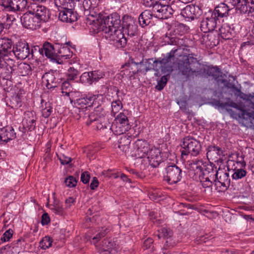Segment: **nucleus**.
Returning a JSON list of instances; mask_svg holds the SVG:
<instances>
[{
	"mask_svg": "<svg viewBox=\"0 0 254 254\" xmlns=\"http://www.w3.org/2000/svg\"><path fill=\"white\" fill-rule=\"evenodd\" d=\"M85 20L95 32H104L106 38L112 41L117 48H123L126 45L127 40L123 33L120 17L118 13H113L105 18L89 14Z\"/></svg>",
	"mask_w": 254,
	"mask_h": 254,
	"instance_id": "nucleus-1",
	"label": "nucleus"
},
{
	"mask_svg": "<svg viewBox=\"0 0 254 254\" xmlns=\"http://www.w3.org/2000/svg\"><path fill=\"white\" fill-rule=\"evenodd\" d=\"M177 51V49L172 50L163 58H159L154 61L153 59L145 60V61L142 60L140 62L135 64L136 65H143V68H140L139 71H143L146 73L152 69L155 71L154 75L156 76H160L164 73L169 74L173 71V63L171 60L174 58Z\"/></svg>",
	"mask_w": 254,
	"mask_h": 254,
	"instance_id": "nucleus-2",
	"label": "nucleus"
},
{
	"mask_svg": "<svg viewBox=\"0 0 254 254\" xmlns=\"http://www.w3.org/2000/svg\"><path fill=\"white\" fill-rule=\"evenodd\" d=\"M214 104L225 109L233 118L240 120L245 126L254 128V109L252 111L243 110L239 105L231 100L226 103L215 101Z\"/></svg>",
	"mask_w": 254,
	"mask_h": 254,
	"instance_id": "nucleus-3",
	"label": "nucleus"
},
{
	"mask_svg": "<svg viewBox=\"0 0 254 254\" xmlns=\"http://www.w3.org/2000/svg\"><path fill=\"white\" fill-rule=\"evenodd\" d=\"M193 55L192 54L183 55L178 62L179 71L188 78L197 75L200 71L201 64L199 61L193 57Z\"/></svg>",
	"mask_w": 254,
	"mask_h": 254,
	"instance_id": "nucleus-4",
	"label": "nucleus"
},
{
	"mask_svg": "<svg viewBox=\"0 0 254 254\" xmlns=\"http://www.w3.org/2000/svg\"><path fill=\"white\" fill-rule=\"evenodd\" d=\"M106 112L101 106L97 107L94 111L88 116L86 125H90L92 123L95 122L97 129L107 128L110 127L108 119L106 117Z\"/></svg>",
	"mask_w": 254,
	"mask_h": 254,
	"instance_id": "nucleus-5",
	"label": "nucleus"
},
{
	"mask_svg": "<svg viewBox=\"0 0 254 254\" xmlns=\"http://www.w3.org/2000/svg\"><path fill=\"white\" fill-rule=\"evenodd\" d=\"M181 146L183 149L181 151L182 156H187L189 154L196 156L199 154L201 148L199 141L190 136H187L183 139Z\"/></svg>",
	"mask_w": 254,
	"mask_h": 254,
	"instance_id": "nucleus-6",
	"label": "nucleus"
},
{
	"mask_svg": "<svg viewBox=\"0 0 254 254\" xmlns=\"http://www.w3.org/2000/svg\"><path fill=\"white\" fill-rule=\"evenodd\" d=\"M108 232V229L107 228H101L96 232L95 235L91 241V243H93L95 247H99V249L101 252H110L113 248V243L109 242L107 240H104L102 241L101 245H97L100 239L105 237Z\"/></svg>",
	"mask_w": 254,
	"mask_h": 254,
	"instance_id": "nucleus-7",
	"label": "nucleus"
},
{
	"mask_svg": "<svg viewBox=\"0 0 254 254\" xmlns=\"http://www.w3.org/2000/svg\"><path fill=\"white\" fill-rule=\"evenodd\" d=\"M165 180L170 184H175L181 181L183 176L182 170L174 164L168 165L166 168Z\"/></svg>",
	"mask_w": 254,
	"mask_h": 254,
	"instance_id": "nucleus-8",
	"label": "nucleus"
},
{
	"mask_svg": "<svg viewBox=\"0 0 254 254\" xmlns=\"http://www.w3.org/2000/svg\"><path fill=\"white\" fill-rule=\"evenodd\" d=\"M151 148L146 140L138 139L133 144V148L130 149V154L136 158H143L146 156Z\"/></svg>",
	"mask_w": 254,
	"mask_h": 254,
	"instance_id": "nucleus-9",
	"label": "nucleus"
},
{
	"mask_svg": "<svg viewBox=\"0 0 254 254\" xmlns=\"http://www.w3.org/2000/svg\"><path fill=\"white\" fill-rule=\"evenodd\" d=\"M154 16L158 18L165 19L171 17L174 10L168 5L158 1L152 8Z\"/></svg>",
	"mask_w": 254,
	"mask_h": 254,
	"instance_id": "nucleus-10",
	"label": "nucleus"
},
{
	"mask_svg": "<svg viewBox=\"0 0 254 254\" xmlns=\"http://www.w3.org/2000/svg\"><path fill=\"white\" fill-rule=\"evenodd\" d=\"M20 20L23 27L32 30L40 28L42 24L40 20L29 11V9L20 17Z\"/></svg>",
	"mask_w": 254,
	"mask_h": 254,
	"instance_id": "nucleus-11",
	"label": "nucleus"
},
{
	"mask_svg": "<svg viewBox=\"0 0 254 254\" xmlns=\"http://www.w3.org/2000/svg\"><path fill=\"white\" fill-rule=\"evenodd\" d=\"M28 9L40 20L41 23L46 22L50 17V10L43 5L31 4L28 6Z\"/></svg>",
	"mask_w": 254,
	"mask_h": 254,
	"instance_id": "nucleus-12",
	"label": "nucleus"
},
{
	"mask_svg": "<svg viewBox=\"0 0 254 254\" xmlns=\"http://www.w3.org/2000/svg\"><path fill=\"white\" fill-rule=\"evenodd\" d=\"M203 175L200 182L204 188H207L212 186V181H214L215 179L214 176L218 175V173L216 167L214 168V166L210 164L207 165Z\"/></svg>",
	"mask_w": 254,
	"mask_h": 254,
	"instance_id": "nucleus-13",
	"label": "nucleus"
},
{
	"mask_svg": "<svg viewBox=\"0 0 254 254\" xmlns=\"http://www.w3.org/2000/svg\"><path fill=\"white\" fill-rule=\"evenodd\" d=\"M27 4V0H3L0 5L7 11H20L25 8Z\"/></svg>",
	"mask_w": 254,
	"mask_h": 254,
	"instance_id": "nucleus-14",
	"label": "nucleus"
},
{
	"mask_svg": "<svg viewBox=\"0 0 254 254\" xmlns=\"http://www.w3.org/2000/svg\"><path fill=\"white\" fill-rule=\"evenodd\" d=\"M218 20L216 16L210 11L206 14V16L201 21L200 28L204 33H207L214 30L217 25Z\"/></svg>",
	"mask_w": 254,
	"mask_h": 254,
	"instance_id": "nucleus-15",
	"label": "nucleus"
},
{
	"mask_svg": "<svg viewBox=\"0 0 254 254\" xmlns=\"http://www.w3.org/2000/svg\"><path fill=\"white\" fill-rule=\"evenodd\" d=\"M12 53L18 59L20 60H24L30 56L29 45L24 42H17L13 47Z\"/></svg>",
	"mask_w": 254,
	"mask_h": 254,
	"instance_id": "nucleus-16",
	"label": "nucleus"
},
{
	"mask_svg": "<svg viewBox=\"0 0 254 254\" xmlns=\"http://www.w3.org/2000/svg\"><path fill=\"white\" fill-rule=\"evenodd\" d=\"M25 244V241L20 238L13 242L10 245H6L0 248V254L5 251L6 254H18Z\"/></svg>",
	"mask_w": 254,
	"mask_h": 254,
	"instance_id": "nucleus-17",
	"label": "nucleus"
},
{
	"mask_svg": "<svg viewBox=\"0 0 254 254\" xmlns=\"http://www.w3.org/2000/svg\"><path fill=\"white\" fill-rule=\"evenodd\" d=\"M150 166L155 168L162 161L161 152L159 148L152 146L146 155Z\"/></svg>",
	"mask_w": 254,
	"mask_h": 254,
	"instance_id": "nucleus-18",
	"label": "nucleus"
},
{
	"mask_svg": "<svg viewBox=\"0 0 254 254\" xmlns=\"http://www.w3.org/2000/svg\"><path fill=\"white\" fill-rule=\"evenodd\" d=\"M131 138L130 135H124L122 136L114 145V147L117 149V152L120 151L126 154H130L129 145L131 141Z\"/></svg>",
	"mask_w": 254,
	"mask_h": 254,
	"instance_id": "nucleus-19",
	"label": "nucleus"
},
{
	"mask_svg": "<svg viewBox=\"0 0 254 254\" xmlns=\"http://www.w3.org/2000/svg\"><path fill=\"white\" fill-rule=\"evenodd\" d=\"M224 151L222 149L215 145H210L207 148L206 156L208 160L219 162L224 156Z\"/></svg>",
	"mask_w": 254,
	"mask_h": 254,
	"instance_id": "nucleus-20",
	"label": "nucleus"
},
{
	"mask_svg": "<svg viewBox=\"0 0 254 254\" xmlns=\"http://www.w3.org/2000/svg\"><path fill=\"white\" fill-rule=\"evenodd\" d=\"M239 163L242 165H243V163L241 162V161L235 162L233 160H229L227 162V169L229 171L232 170L234 171L232 177L235 180L242 179L247 174V172L245 170L242 168L238 169L237 166H236V164L238 165Z\"/></svg>",
	"mask_w": 254,
	"mask_h": 254,
	"instance_id": "nucleus-21",
	"label": "nucleus"
},
{
	"mask_svg": "<svg viewBox=\"0 0 254 254\" xmlns=\"http://www.w3.org/2000/svg\"><path fill=\"white\" fill-rule=\"evenodd\" d=\"M16 137V133L12 127L6 126L0 128V144H4Z\"/></svg>",
	"mask_w": 254,
	"mask_h": 254,
	"instance_id": "nucleus-22",
	"label": "nucleus"
},
{
	"mask_svg": "<svg viewBox=\"0 0 254 254\" xmlns=\"http://www.w3.org/2000/svg\"><path fill=\"white\" fill-rule=\"evenodd\" d=\"M59 18L60 20L67 23H72L78 19V15L73 9L68 10H60Z\"/></svg>",
	"mask_w": 254,
	"mask_h": 254,
	"instance_id": "nucleus-23",
	"label": "nucleus"
},
{
	"mask_svg": "<svg viewBox=\"0 0 254 254\" xmlns=\"http://www.w3.org/2000/svg\"><path fill=\"white\" fill-rule=\"evenodd\" d=\"M123 31L124 30L128 36L132 37L137 34V26L131 17H127L123 22Z\"/></svg>",
	"mask_w": 254,
	"mask_h": 254,
	"instance_id": "nucleus-24",
	"label": "nucleus"
},
{
	"mask_svg": "<svg viewBox=\"0 0 254 254\" xmlns=\"http://www.w3.org/2000/svg\"><path fill=\"white\" fill-rule=\"evenodd\" d=\"M11 40L8 38L0 39V58L8 56L12 52Z\"/></svg>",
	"mask_w": 254,
	"mask_h": 254,
	"instance_id": "nucleus-25",
	"label": "nucleus"
},
{
	"mask_svg": "<svg viewBox=\"0 0 254 254\" xmlns=\"http://www.w3.org/2000/svg\"><path fill=\"white\" fill-rule=\"evenodd\" d=\"M201 43L210 48L216 46L219 42L215 35L212 32L205 33L200 38Z\"/></svg>",
	"mask_w": 254,
	"mask_h": 254,
	"instance_id": "nucleus-26",
	"label": "nucleus"
},
{
	"mask_svg": "<svg viewBox=\"0 0 254 254\" xmlns=\"http://www.w3.org/2000/svg\"><path fill=\"white\" fill-rule=\"evenodd\" d=\"M56 48L49 42H45L41 49L43 54L52 60H57V53H56Z\"/></svg>",
	"mask_w": 254,
	"mask_h": 254,
	"instance_id": "nucleus-27",
	"label": "nucleus"
},
{
	"mask_svg": "<svg viewBox=\"0 0 254 254\" xmlns=\"http://www.w3.org/2000/svg\"><path fill=\"white\" fill-rule=\"evenodd\" d=\"M203 165V163L202 160L196 159L190 162L189 169L190 171H193L194 175L200 176L204 172L202 166Z\"/></svg>",
	"mask_w": 254,
	"mask_h": 254,
	"instance_id": "nucleus-28",
	"label": "nucleus"
},
{
	"mask_svg": "<svg viewBox=\"0 0 254 254\" xmlns=\"http://www.w3.org/2000/svg\"><path fill=\"white\" fill-rule=\"evenodd\" d=\"M130 125L121 124L114 122L110 127L112 132L116 135H121L125 133L130 128Z\"/></svg>",
	"mask_w": 254,
	"mask_h": 254,
	"instance_id": "nucleus-29",
	"label": "nucleus"
},
{
	"mask_svg": "<svg viewBox=\"0 0 254 254\" xmlns=\"http://www.w3.org/2000/svg\"><path fill=\"white\" fill-rule=\"evenodd\" d=\"M154 16L153 11L145 10L142 12L138 17V22L142 27L149 25L151 22V19Z\"/></svg>",
	"mask_w": 254,
	"mask_h": 254,
	"instance_id": "nucleus-30",
	"label": "nucleus"
},
{
	"mask_svg": "<svg viewBox=\"0 0 254 254\" xmlns=\"http://www.w3.org/2000/svg\"><path fill=\"white\" fill-rule=\"evenodd\" d=\"M44 82L48 88H52L57 86L58 80L52 72H47L42 77Z\"/></svg>",
	"mask_w": 254,
	"mask_h": 254,
	"instance_id": "nucleus-31",
	"label": "nucleus"
},
{
	"mask_svg": "<svg viewBox=\"0 0 254 254\" xmlns=\"http://www.w3.org/2000/svg\"><path fill=\"white\" fill-rule=\"evenodd\" d=\"M230 10L227 5L224 3H220L216 6L213 11H210L213 15L216 16L218 20L219 18L226 17L228 15V12Z\"/></svg>",
	"mask_w": 254,
	"mask_h": 254,
	"instance_id": "nucleus-32",
	"label": "nucleus"
},
{
	"mask_svg": "<svg viewBox=\"0 0 254 254\" xmlns=\"http://www.w3.org/2000/svg\"><path fill=\"white\" fill-rule=\"evenodd\" d=\"M250 1L240 2L236 6V10L237 13L240 14H248L254 12V9L252 10Z\"/></svg>",
	"mask_w": 254,
	"mask_h": 254,
	"instance_id": "nucleus-33",
	"label": "nucleus"
},
{
	"mask_svg": "<svg viewBox=\"0 0 254 254\" xmlns=\"http://www.w3.org/2000/svg\"><path fill=\"white\" fill-rule=\"evenodd\" d=\"M57 55V62L60 64L61 63L59 61L60 58L64 59H69L72 57V52L67 46L61 45L58 50Z\"/></svg>",
	"mask_w": 254,
	"mask_h": 254,
	"instance_id": "nucleus-34",
	"label": "nucleus"
},
{
	"mask_svg": "<svg viewBox=\"0 0 254 254\" xmlns=\"http://www.w3.org/2000/svg\"><path fill=\"white\" fill-rule=\"evenodd\" d=\"M55 3L60 10L71 9L74 6L73 0H55Z\"/></svg>",
	"mask_w": 254,
	"mask_h": 254,
	"instance_id": "nucleus-35",
	"label": "nucleus"
},
{
	"mask_svg": "<svg viewBox=\"0 0 254 254\" xmlns=\"http://www.w3.org/2000/svg\"><path fill=\"white\" fill-rule=\"evenodd\" d=\"M219 30V34L223 39L228 40L232 37V31L230 26L227 23L223 24Z\"/></svg>",
	"mask_w": 254,
	"mask_h": 254,
	"instance_id": "nucleus-36",
	"label": "nucleus"
},
{
	"mask_svg": "<svg viewBox=\"0 0 254 254\" xmlns=\"http://www.w3.org/2000/svg\"><path fill=\"white\" fill-rule=\"evenodd\" d=\"M11 12H12L11 14H7L6 15V23L4 24L6 29H8L12 22L19 18V11Z\"/></svg>",
	"mask_w": 254,
	"mask_h": 254,
	"instance_id": "nucleus-37",
	"label": "nucleus"
},
{
	"mask_svg": "<svg viewBox=\"0 0 254 254\" xmlns=\"http://www.w3.org/2000/svg\"><path fill=\"white\" fill-rule=\"evenodd\" d=\"M95 99V96H86L85 97L77 99L76 103L80 107H83L85 105L91 104Z\"/></svg>",
	"mask_w": 254,
	"mask_h": 254,
	"instance_id": "nucleus-38",
	"label": "nucleus"
},
{
	"mask_svg": "<svg viewBox=\"0 0 254 254\" xmlns=\"http://www.w3.org/2000/svg\"><path fill=\"white\" fill-rule=\"evenodd\" d=\"M9 106L13 109H16L21 106V99L19 94L12 96L10 99Z\"/></svg>",
	"mask_w": 254,
	"mask_h": 254,
	"instance_id": "nucleus-39",
	"label": "nucleus"
},
{
	"mask_svg": "<svg viewBox=\"0 0 254 254\" xmlns=\"http://www.w3.org/2000/svg\"><path fill=\"white\" fill-rule=\"evenodd\" d=\"M195 7L193 6L187 5L183 10L182 14L184 17L190 19L194 18Z\"/></svg>",
	"mask_w": 254,
	"mask_h": 254,
	"instance_id": "nucleus-40",
	"label": "nucleus"
},
{
	"mask_svg": "<svg viewBox=\"0 0 254 254\" xmlns=\"http://www.w3.org/2000/svg\"><path fill=\"white\" fill-rule=\"evenodd\" d=\"M173 235V232L169 229L163 228L158 231L157 236L158 239L162 238L168 239L170 238Z\"/></svg>",
	"mask_w": 254,
	"mask_h": 254,
	"instance_id": "nucleus-41",
	"label": "nucleus"
},
{
	"mask_svg": "<svg viewBox=\"0 0 254 254\" xmlns=\"http://www.w3.org/2000/svg\"><path fill=\"white\" fill-rule=\"evenodd\" d=\"M18 70L22 76H24L28 74L31 72V68L28 64L21 63L18 65Z\"/></svg>",
	"mask_w": 254,
	"mask_h": 254,
	"instance_id": "nucleus-42",
	"label": "nucleus"
},
{
	"mask_svg": "<svg viewBox=\"0 0 254 254\" xmlns=\"http://www.w3.org/2000/svg\"><path fill=\"white\" fill-rule=\"evenodd\" d=\"M50 208L57 215L62 216L64 214V209L58 201L55 200L54 203L51 204Z\"/></svg>",
	"mask_w": 254,
	"mask_h": 254,
	"instance_id": "nucleus-43",
	"label": "nucleus"
},
{
	"mask_svg": "<svg viewBox=\"0 0 254 254\" xmlns=\"http://www.w3.org/2000/svg\"><path fill=\"white\" fill-rule=\"evenodd\" d=\"M90 73L92 82H97L105 76V72L100 70L92 71Z\"/></svg>",
	"mask_w": 254,
	"mask_h": 254,
	"instance_id": "nucleus-44",
	"label": "nucleus"
},
{
	"mask_svg": "<svg viewBox=\"0 0 254 254\" xmlns=\"http://www.w3.org/2000/svg\"><path fill=\"white\" fill-rule=\"evenodd\" d=\"M218 174H220L219 178L218 177V175L217 176H214L215 179H217V181L223 182H224V185H226V183H230V179L229 178V174L226 172H224L222 170H220L219 172L218 171Z\"/></svg>",
	"mask_w": 254,
	"mask_h": 254,
	"instance_id": "nucleus-45",
	"label": "nucleus"
},
{
	"mask_svg": "<svg viewBox=\"0 0 254 254\" xmlns=\"http://www.w3.org/2000/svg\"><path fill=\"white\" fill-rule=\"evenodd\" d=\"M53 240L49 236H45L40 242V247L43 250H46L50 248L52 244Z\"/></svg>",
	"mask_w": 254,
	"mask_h": 254,
	"instance_id": "nucleus-46",
	"label": "nucleus"
},
{
	"mask_svg": "<svg viewBox=\"0 0 254 254\" xmlns=\"http://www.w3.org/2000/svg\"><path fill=\"white\" fill-rule=\"evenodd\" d=\"M112 114L115 116L123 108V105L121 101L119 100L114 101L112 102Z\"/></svg>",
	"mask_w": 254,
	"mask_h": 254,
	"instance_id": "nucleus-47",
	"label": "nucleus"
},
{
	"mask_svg": "<svg viewBox=\"0 0 254 254\" xmlns=\"http://www.w3.org/2000/svg\"><path fill=\"white\" fill-rule=\"evenodd\" d=\"M90 75V72H85L83 73L80 77V82L85 84H92L93 82Z\"/></svg>",
	"mask_w": 254,
	"mask_h": 254,
	"instance_id": "nucleus-48",
	"label": "nucleus"
},
{
	"mask_svg": "<svg viewBox=\"0 0 254 254\" xmlns=\"http://www.w3.org/2000/svg\"><path fill=\"white\" fill-rule=\"evenodd\" d=\"M78 71L74 67H70L68 68L66 72L67 80H73L77 78L79 74Z\"/></svg>",
	"mask_w": 254,
	"mask_h": 254,
	"instance_id": "nucleus-49",
	"label": "nucleus"
},
{
	"mask_svg": "<svg viewBox=\"0 0 254 254\" xmlns=\"http://www.w3.org/2000/svg\"><path fill=\"white\" fill-rule=\"evenodd\" d=\"M166 74V75L162 76L157 81V84L156 85L155 88L158 91H161L167 84L168 81L167 76L169 75L170 74Z\"/></svg>",
	"mask_w": 254,
	"mask_h": 254,
	"instance_id": "nucleus-50",
	"label": "nucleus"
},
{
	"mask_svg": "<svg viewBox=\"0 0 254 254\" xmlns=\"http://www.w3.org/2000/svg\"><path fill=\"white\" fill-rule=\"evenodd\" d=\"M114 122L119 123L121 124L130 125L127 116L124 113H120L118 115Z\"/></svg>",
	"mask_w": 254,
	"mask_h": 254,
	"instance_id": "nucleus-51",
	"label": "nucleus"
},
{
	"mask_svg": "<svg viewBox=\"0 0 254 254\" xmlns=\"http://www.w3.org/2000/svg\"><path fill=\"white\" fill-rule=\"evenodd\" d=\"M215 186H216V190L218 191H225L229 187L230 183H226V185H224V182L217 181L216 179L214 180Z\"/></svg>",
	"mask_w": 254,
	"mask_h": 254,
	"instance_id": "nucleus-52",
	"label": "nucleus"
},
{
	"mask_svg": "<svg viewBox=\"0 0 254 254\" xmlns=\"http://www.w3.org/2000/svg\"><path fill=\"white\" fill-rule=\"evenodd\" d=\"M53 111V107L50 102L45 103V107L42 110V116L46 118L49 117Z\"/></svg>",
	"mask_w": 254,
	"mask_h": 254,
	"instance_id": "nucleus-53",
	"label": "nucleus"
},
{
	"mask_svg": "<svg viewBox=\"0 0 254 254\" xmlns=\"http://www.w3.org/2000/svg\"><path fill=\"white\" fill-rule=\"evenodd\" d=\"M221 71L217 66L209 67L208 70V74L214 78L218 77Z\"/></svg>",
	"mask_w": 254,
	"mask_h": 254,
	"instance_id": "nucleus-54",
	"label": "nucleus"
},
{
	"mask_svg": "<svg viewBox=\"0 0 254 254\" xmlns=\"http://www.w3.org/2000/svg\"><path fill=\"white\" fill-rule=\"evenodd\" d=\"M189 28L187 25L179 23L177 26L175 31L178 32L180 35H183L188 31Z\"/></svg>",
	"mask_w": 254,
	"mask_h": 254,
	"instance_id": "nucleus-55",
	"label": "nucleus"
},
{
	"mask_svg": "<svg viewBox=\"0 0 254 254\" xmlns=\"http://www.w3.org/2000/svg\"><path fill=\"white\" fill-rule=\"evenodd\" d=\"M2 58L5 65L7 66V68H10L11 70L13 69V68L15 66L14 61L11 59L8 56H5Z\"/></svg>",
	"mask_w": 254,
	"mask_h": 254,
	"instance_id": "nucleus-56",
	"label": "nucleus"
},
{
	"mask_svg": "<svg viewBox=\"0 0 254 254\" xmlns=\"http://www.w3.org/2000/svg\"><path fill=\"white\" fill-rule=\"evenodd\" d=\"M65 185L68 187H74L76 186L77 181L73 176H69L64 180Z\"/></svg>",
	"mask_w": 254,
	"mask_h": 254,
	"instance_id": "nucleus-57",
	"label": "nucleus"
},
{
	"mask_svg": "<svg viewBox=\"0 0 254 254\" xmlns=\"http://www.w3.org/2000/svg\"><path fill=\"white\" fill-rule=\"evenodd\" d=\"M13 235L12 230L9 229L6 230L3 234L2 237L1 238V242H6L8 241L12 237Z\"/></svg>",
	"mask_w": 254,
	"mask_h": 254,
	"instance_id": "nucleus-58",
	"label": "nucleus"
},
{
	"mask_svg": "<svg viewBox=\"0 0 254 254\" xmlns=\"http://www.w3.org/2000/svg\"><path fill=\"white\" fill-rule=\"evenodd\" d=\"M58 157L60 160L61 163L63 165L69 164L72 160L70 157L66 156L65 154L58 155Z\"/></svg>",
	"mask_w": 254,
	"mask_h": 254,
	"instance_id": "nucleus-59",
	"label": "nucleus"
},
{
	"mask_svg": "<svg viewBox=\"0 0 254 254\" xmlns=\"http://www.w3.org/2000/svg\"><path fill=\"white\" fill-rule=\"evenodd\" d=\"M82 7L85 12H88V10L91 8L92 3L90 0H82Z\"/></svg>",
	"mask_w": 254,
	"mask_h": 254,
	"instance_id": "nucleus-60",
	"label": "nucleus"
},
{
	"mask_svg": "<svg viewBox=\"0 0 254 254\" xmlns=\"http://www.w3.org/2000/svg\"><path fill=\"white\" fill-rule=\"evenodd\" d=\"M90 177L88 172L85 171L82 173L81 175V181L84 184H87L89 182Z\"/></svg>",
	"mask_w": 254,
	"mask_h": 254,
	"instance_id": "nucleus-61",
	"label": "nucleus"
},
{
	"mask_svg": "<svg viewBox=\"0 0 254 254\" xmlns=\"http://www.w3.org/2000/svg\"><path fill=\"white\" fill-rule=\"evenodd\" d=\"M153 240L152 238H148L143 242V247L145 249H150L153 245Z\"/></svg>",
	"mask_w": 254,
	"mask_h": 254,
	"instance_id": "nucleus-62",
	"label": "nucleus"
},
{
	"mask_svg": "<svg viewBox=\"0 0 254 254\" xmlns=\"http://www.w3.org/2000/svg\"><path fill=\"white\" fill-rule=\"evenodd\" d=\"M50 221V217L47 213H44L41 218V224L43 225H47Z\"/></svg>",
	"mask_w": 254,
	"mask_h": 254,
	"instance_id": "nucleus-63",
	"label": "nucleus"
},
{
	"mask_svg": "<svg viewBox=\"0 0 254 254\" xmlns=\"http://www.w3.org/2000/svg\"><path fill=\"white\" fill-rule=\"evenodd\" d=\"M99 185L98 180L96 177H94L90 184V188L91 190H95Z\"/></svg>",
	"mask_w": 254,
	"mask_h": 254,
	"instance_id": "nucleus-64",
	"label": "nucleus"
}]
</instances>
